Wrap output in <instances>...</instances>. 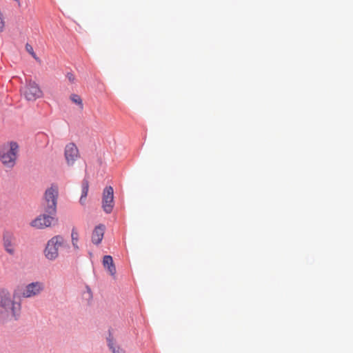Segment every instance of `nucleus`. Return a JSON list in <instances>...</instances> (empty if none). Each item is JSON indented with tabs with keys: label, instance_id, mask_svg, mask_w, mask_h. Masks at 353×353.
<instances>
[{
	"label": "nucleus",
	"instance_id": "1",
	"mask_svg": "<svg viewBox=\"0 0 353 353\" xmlns=\"http://www.w3.org/2000/svg\"><path fill=\"white\" fill-rule=\"evenodd\" d=\"M20 310V303L14 301L10 293L4 290H0V316L3 318H16Z\"/></svg>",
	"mask_w": 353,
	"mask_h": 353
},
{
	"label": "nucleus",
	"instance_id": "2",
	"mask_svg": "<svg viewBox=\"0 0 353 353\" xmlns=\"http://www.w3.org/2000/svg\"><path fill=\"white\" fill-rule=\"evenodd\" d=\"M19 145L16 142H10L0 148V160L4 166L11 168L16 163Z\"/></svg>",
	"mask_w": 353,
	"mask_h": 353
},
{
	"label": "nucleus",
	"instance_id": "3",
	"mask_svg": "<svg viewBox=\"0 0 353 353\" xmlns=\"http://www.w3.org/2000/svg\"><path fill=\"white\" fill-rule=\"evenodd\" d=\"M65 248H68V244L63 236H53L46 244L44 250L45 256L49 260H55L59 256V250Z\"/></svg>",
	"mask_w": 353,
	"mask_h": 353
},
{
	"label": "nucleus",
	"instance_id": "4",
	"mask_svg": "<svg viewBox=\"0 0 353 353\" xmlns=\"http://www.w3.org/2000/svg\"><path fill=\"white\" fill-rule=\"evenodd\" d=\"M58 194V188L55 185H52L46 190L43 206L47 214H56Z\"/></svg>",
	"mask_w": 353,
	"mask_h": 353
},
{
	"label": "nucleus",
	"instance_id": "5",
	"mask_svg": "<svg viewBox=\"0 0 353 353\" xmlns=\"http://www.w3.org/2000/svg\"><path fill=\"white\" fill-rule=\"evenodd\" d=\"M21 94L30 101H34L43 96V92L39 85L34 81H29L26 85L21 89Z\"/></svg>",
	"mask_w": 353,
	"mask_h": 353
},
{
	"label": "nucleus",
	"instance_id": "6",
	"mask_svg": "<svg viewBox=\"0 0 353 353\" xmlns=\"http://www.w3.org/2000/svg\"><path fill=\"white\" fill-rule=\"evenodd\" d=\"M54 215L55 214H50L40 215L31 222V225L37 229H43L52 225H54L57 222L54 216Z\"/></svg>",
	"mask_w": 353,
	"mask_h": 353
},
{
	"label": "nucleus",
	"instance_id": "7",
	"mask_svg": "<svg viewBox=\"0 0 353 353\" xmlns=\"http://www.w3.org/2000/svg\"><path fill=\"white\" fill-rule=\"evenodd\" d=\"M102 208L105 212L110 213L114 208V190L111 186L103 190L102 197Z\"/></svg>",
	"mask_w": 353,
	"mask_h": 353
},
{
	"label": "nucleus",
	"instance_id": "8",
	"mask_svg": "<svg viewBox=\"0 0 353 353\" xmlns=\"http://www.w3.org/2000/svg\"><path fill=\"white\" fill-rule=\"evenodd\" d=\"M44 289L43 283L37 281L28 284L23 288L21 295L25 298H31L39 295Z\"/></svg>",
	"mask_w": 353,
	"mask_h": 353
},
{
	"label": "nucleus",
	"instance_id": "9",
	"mask_svg": "<svg viewBox=\"0 0 353 353\" xmlns=\"http://www.w3.org/2000/svg\"><path fill=\"white\" fill-rule=\"evenodd\" d=\"M64 155L68 165H73L79 157V150L75 144L73 143L67 144L65 148Z\"/></svg>",
	"mask_w": 353,
	"mask_h": 353
},
{
	"label": "nucleus",
	"instance_id": "10",
	"mask_svg": "<svg viewBox=\"0 0 353 353\" xmlns=\"http://www.w3.org/2000/svg\"><path fill=\"white\" fill-rule=\"evenodd\" d=\"M3 244L6 251L10 255L15 253L16 239L14 235L10 232H5L3 236Z\"/></svg>",
	"mask_w": 353,
	"mask_h": 353
},
{
	"label": "nucleus",
	"instance_id": "11",
	"mask_svg": "<svg viewBox=\"0 0 353 353\" xmlns=\"http://www.w3.org/2000/svg\"><path fill=\"white\" fill-rule=\"evenodd\" d=\"M103 268L114 278L115 277L117 270L113 259L110 255H105L102 261Z\"/></svg>",
	"mask_w": 353,
	"mask_h": 353
},
{
	"label": "nucleus",
	"instance_id": "12",
	"mask_svg": "<svg viewBox=\"0 0 353 353\" xmlns=\"http://www.w3.org/2000/svg\"><path fill=\"white\" fill-rule=\"evenodd\" d=\"M105 226L103 225H99L95 227L92 234V241L94 244H99L104 235Z\"/></svg>",
	"mask_w": 353,
	"mask_h": 353
},
{
	"label": "nucleus",
	"instance_id": "13",
	"mask_svg": "<svg viewBox=\"0 0 353 353\" xmlns=\"http://www.w3.org/2000/svg\"><path fill=\"white\" fill-rule=\"evenodd\" d=\"M88 190L89 183L87 180H83L82 182L81 196L79 200V202L81 205H85V199L88 195Z\"/></svg>",
	"mask_w": 353,
	"mask_h": 353
},
{
	"label": "nucleus",
	"instance_id": "14",
	"mask_svg": "<svg viewBox=\"0 0 353 353\" xmlns=\"http://www.w3.org/2000/svg\"><path fill=\"white\" fill-rule=\"evenodd\" d=\"M108 347L112 350V353H125V351L114 344V341L111 339H108Z\"/></svg>",
	"mask_w": 353,
	"mask_h": 353
},
{
	"label": "nucleus",
	"instance_id": "15",
	"mask_svg": "<svg viewBox=\"0 0 353 353\" xmlns=\"http://www.w3.org/2000/svg\"><path fill=\"white\" fill-rule=\"evenodd\" d=\"M70 100L77 104L80 109H83V104L81 97L77 94H72L70 97Z\"/></svg>",
	"mask_w": 353,
	"mask_h": 353
},
{
	"label": "nucleus",
	"instance_id": "16",
	"mask_svg": "<svg viewBox=\"0 0 353 353\" xmlns=\"http://www.w3.org/2000/svg\"><path fill=\"white\" fill-rule=\"evenodd\" d=\"M71 238H72V245L74 246V248L76 250H78L79 249V245H78L79 234H78L77 231L74 229H73L72 230Z\"/></svg>",
	"mask_w": 353,
	"mask_h": 353
},
{
	"label": "nucleus",
	"instance_id": "17",
	"mask_svg": "<svg viewBox=\"0 0 353 353\" xmlns=\"http://www.w3.org/2000/svg\"><path fill=\"white\" fill-rule=\"evenodd\" d=\"M66 77L67 79H68V81L71 83H74V81H75V77L74 75L71 73V72H68L66 75Z\"/></svg>",
	"mask_w": 353,
	"mask_h": 353
},
{
	"label": "nucleus",
	"instance_id": "18",
	"mask_svg": "<svg viewBox=\"0 0 353 353\" xmlns=\"http://www.w3.org/2000/svg\"><path fill=\"white\" fill-rule=\"evenodd\" d=\"M26 49L28 52H30L32 54H34V52L32 51V48L28 45L26 46Z\"/></svg>",
	"mask_w": 353,
	"mask_h": 353
},
{
	"label": "nucleus",
	"instance_id": "19",
	"mask_svg": "<svg viewBox=\"0 0 353 353\" xmlns=\"http://www.w3.org/2000/svg\"><path fill=\"white\" fill-rule=\"evenodd\" d=\"M14 1H16L19 6V7L21 6V3H20V1L19 0H14Z\"/></svg>",
	"mask_w": 353,
	"mask_h": 353
}]
</instances>
